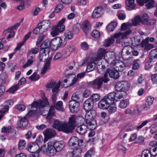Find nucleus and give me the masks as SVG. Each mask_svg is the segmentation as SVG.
Instances as JSON below:
<instances>
[{"instance_id": "1", "label": "nucleus", "mask_w": 157, "mask_h": 157, "mask_svg": "<svg viewBox=\"0 0 157 157\" xmlns=\"http://www.w3.org/2000/svg\"><path fill=\"white\" fill-rule=\"evenodd\" d=\"M123 97L122 94H118L114 92L109 93L99 101L98 107L100 109H107L113 101H118Z\"/></svg>"}, {"instance_id": "2", "label": "nucleus", "mask_w": 157, "mask_h": 157, "mask_svg": "<svg viewBox=\"0 0 157 157\" xmlns=\"http://www.w3.org/2000/svg\"><path fill=\"white\" fill-rule=\"evenodd\" d=\"M49 106V102L46 98L43 100H39L34 101L31 105L32 110L27 114V117L33 116L36 112L42 113L44 111V108L46 106Z\"/></svg>"}, {"instance_id": "3", "label": "nucleus", "mask_w": 157, "mask_h": 157, "mask_svg": "<svg viewBox=\"0 0 157 157\" xmlns=\"http://www.w3.org/2000/svg\"><path fill=\"white\" fill-rule=\"evenodd\" d=\"M53 127L59 131L68 133L73 132V130L67 123L64 121L56 120L54 121Z\"/></svg>"}, {"instance_id": "4", "label": "nucleus", "mask_w": 157, "mask_h": 157, "mask_svg": "<svg viewBox=\"0 0 157 157\" xmlns=\"http://www.w3.org/2000/svg\"><path fill=\"white\" fill-rule=\"evenodd\" d=\"M110 80L106 74H104L102 77L97 78L93 81L90 82L89 85L92 86L94 88L99 90L101 87L103 82L107 83Z\"/></svg>"}, {"instance_id": "5", "label": "nucleus", "mask_w": 157, "mask_h": 157, "mask_svg": "<svg viewBox=\"0 0 157 157\" xmlns=\"http://www.w3.org/2000/svg\"><path fill=\"white\" fill-rule=\"evenodd\" d=\"M49 54H47L45 52L43 51L42 52V50H40L39 52V58L40 61L42 62L43 59L46 60V63H45L44 67L41 70V74L42 75L44 74L46 72L47 70L49 69L50 64V61L51 58L48 59V57Z\"/></svg>"}, {"instance_id": "6", "label": "nucleus", "mask_w": 157, "mask_h": 157, "mask_svg": "<svg viewBox=\"0 0 157 157\" xmlns=\"http://www.w3.org/2000/svg\"><path fill=\"white\" fill-rule=\"evenodd\" d=\"M53 141H49L46 147L45 145L41 148V150L48 156L52 157L55 155L57 152L53 145Z\"/></svg>"}, {"instance_id": "7", "label": "nucleus", "mask_w": 157, "mask_h": 157, "mask_svg": "<svg viewBox=\"0 0 157 157\" xmlns=\"http://www.w3.org/2000/svg\"><path fill=\"white\" fill-rule=\"evenodd\" d=\"M67 42L59 37H56L52 40L51 48L54 50L59 48H62L65 45Z\"/></svg>"}, {"instance_id": "8", "label": "nucleus", "mask_w": 157, "mask_h": 157, "mask_svg": "<svg viewBox=\"0 0 157 157\" xmlns=\"http://www.w3.org/2000/svg\"><path fill=\"white\" fill-rule=\"evenodd\" d=\"M131 32V31L130 30L125 32L123 33L121 38L117 39L116 41L117 43H120L123 46H126L128 45L129 43L127 41L126 37L130 34Z\"/></svg>"}, {"instance_id": "9", "label": "nucleus", "mask_w": 157, "mask_h": 157, "mask_svg": "<svg viewBox=\"0 0 157 157\" xmlns=\"http://www.w3.org/2000/svg\"><path fill=\"white\" fill-rule=\"evenodd\" d=\"M112 64H113V67L114 69L117 71H124L126 68V65L122 61L116 60H113L112 62Z\"/></svg>"}, {"instance_id": "10", "label": "nucleus", "mask_w": 157, "mask_h": 157, "mask_svg": "<svg viewBox=\"0 0 157 157\" xmlns=\"http://www.w3.org/2000/svg\"><path fill=\"white\" fill-rule=\"evenodd\" d=\"M52 40L49 39H47L45 40L41 44L40 46L41 50H42V52L44 51L47 54H49L50 49L49 48H51V43Z\"/></svg>"}, {"instance_id": "11", "label": "nucleus", "mask_w": 157, "mask_h": 157, "mask_svg": "<svg viewBox=\"0 0 157 157\" xmlns=\"http://www.w3.org/2000/svg\"><path fill=\"white\" fill-rule=\"evenodd\" d=\"M68 105L72 113L77 112L78 109L79 103L73 100H70L69 102Z\"/></svg>"}, {"instance_id": "12", "label": "nucleus", "mask_w": 157, "mask_h": 157, "mask_svg": "<svg viewBox=\"0 0 157 157\" xmlns=\"http://www.w3.org/2000/svg\"><path fill=\"white\" fill-rule=\"evenodd\" d=\"M80 145L79 143L78 138L75 136L71 137L69 142V145L71 149L75 148L77 147L78 145Z\"/></svg>"}, {"instance_id": "13", "label": "nucleus", "mask_w": 157, "mask_h": 157, "mask_svg": "<svg viewBox=\"0 0 157 157\" xmlns=\"http://www.w3.org/2000/svg\"><path fill=\"white\" fill-rule=\"evenodd\" d=\"M103 8L101 6H98L95 8L92 14V17L93 18H97L102 15Z\"/></svg>"}, {"instance_id": "14", "label": "nucleus", "mask_w": 157, "mask_h": 157, "mask_svg": "<svg viewBox=\"0 0 157 157\" xmlns=\"http://www.w3.org/2000/svg\"><path fill=\"white\" fill-rule=\"evenodd\" d=\"M45 139L48 140L50 138L54 137L56 134L55 131L52 128H47L44 132Z\"/></svg>"}, {"instance_id": "15", "label": "nucleus", "mask_w": 157, "mask_h": 157, "mask_svg": "<svg viewBox=\"0 0 157 157\" xmlns=\"http://www.w3.org/2000/svg\"><path fill=\"white\" fill-rule=\"evenodd\" d=\"M105 74L108 78H109V76L110 77L114 79L118 78L120 76L119 72L116 70H108L104 73V74Z\"/></svg>"}, {"instance_id": "16", "label": "nucleus", "mask_w": 157, "mask_h": 157, "mask_svg": "<svg viewBox=\"0 0 157 157\" xmlns=\"http://www.w3.org/2000/svg\"><path fill=\"white\" fill-rule=\"evenodd\" d=\"M86 111L87 112L85 116L86 121L94 119V118L96 115V112L95 110Z\"/></svg>"}, {"instance_id": "17", "label": "nucleus", "mask_w": 157, "mask_h": 157, "mask_svg": "<svg viewBox=\"0 0 157 157\" xmlns=\"http://www.w3.org/2000/svg\"><path fill=\"white\" fill-rule=\"evenodd\" d=\"M94 103L89 98L86 100L83 104V108L85 111L92 110Z\"/></svg>"}, {"instance_id": "18", "label": "nucleus", "mask_w": 157, "mask_h": 157, "mask_svg": "<svg viewBox=\"0 0 157 157\" xmlns=\"http://www.w3.org/2000/svg\"><path fill=\"white\" fill-rule=\"evenodd\" d=\"M127 84L124 82H121L117 83L115 87L117 92H124L126 89Z\"/></svg>"}, {"instance_id": "19", "label": "nucleus", "mask_w": 157, "mask_h": 157, "mask_svg": "<svg viewBox=\"0 0 157 157\" xmlns=\"http://www.w3.org/2000/svg\"><path fill=\"white\" fill-rule=\"evenodd\" d=\"M39 148L38 144L36 143H31L29 144L27 149L30 152H32V151L37 152V151H40Z\"/></svg>"}, {"instance_id": "20", "label": "nucleus", "mask_w": 157, "mask_h": 157, "mask_svg": "<svg viewBox=\"0 0 157 157\" xmlns=\"http://www.w3.org/2000/svg\"><path fill=\"white\" fill-rule=\"evenodd\" d=\"M87 129V125L83 124L77 127L76 128V131L79 134L83 135L86 133Z\"/></svg>"}, {"instance_id": "21", "label": "nucleus", "mask_w": 157, "mask_h": 157, "mask_svg": "<svg viewBox=\"0 0 157 157\" xmlns=\"http://www.w3.org/2000/svg\"><path fill=\"white\" fill-rule=\"evenodd\" d=\"M53 144L55 148L58 152L61 151L65 145L63 141H59L56 142L53 141Z\"/></svg>"}, {"instance_id": "22", "label": "nucleus", "mask_w": 157, "mask_h": 157, "mask_svg": "<svg viewBox=\"0 0 157 157\" xmlns=\"http://www.w3.org/2000/svg\"><path fill=\"white\" fill-rule=\"evenodd\" d=\"M28 124V121L26 117H21L17 123V126L21 128L25 127Z\"/></svg>"}, {"instance_id": "23", "label": "nucleus", "mask_w": 157, "mask_h": 157, "mask_svg": "<svg viewBox=\"0 0 157 157\" xmlns=\"http://www.w3.org/2000/svg\"><path fill=\"white\" fill-rule=\"evenodd\" d=\"M86 122L87 124V126L88 128L90 130H93L96 128L97 125L96 121L94 119L91 120Z\"/></svg>"}, {"instance_id": "24", "label": "nucleus", "mask_w": 157, "mask_h": 157, "mask_svg": "<svg viewBox=\"0 0 157 157\" xmlns=\"http://www.w3.org/2000/svg\"><path fill=\"white\" fill-rule=\"evenodd\" d=\"M106 51L104 49L100 48L98 52L97 58L95 59V61L102 59L105 58V56L106 54Z\"/></svg>"}, {"instance_id": "25", "label": "nucleus", "mask_w": 157, "mask_h": 157, "mask_svg": "<svg viewBox=\"0 0 157 157\" xmlns=\"http://www.w3.org/2000/svg\"><path fill=\"white\" fill-rule=\"evenodd\" d=\"M65 78L68 80H69V81H71L72 82L70 84V86H72L78 81V78L75 77V75L73 74H70L66 76Z\"/></svg>"}, {"instance_id": "26", "label": "nucleus", "mask_w": 157, "mask_h": 157, "mask_svg": "<svg viewBox=\"0 0 157 157\" xmlns=\"http://www.w3.org/2000/svg\"><path fill=\"white\" fill-rule=\"evenodd\" d=\"M65 20V18L62 19L59 21L58 25L55 26L59 30V33L63 32L65 29V26L64 25H63V23Z\"/></svg>"}, {"instance_id": "27", "label": "nucleus", "mask_w": 157, "mask_h": 157, "mask_svg": "<svg viewBox=\"0 0 157 157\" xmlns=\"http://www.w3.org/2000/svg\"><path fill=\"white\" fill-rule=\"evenodd\" d=\"M126 8L128 10H132L134 9L135 7L134 0H128L126 2Z\"/></svg>"}, {"instance_id": "28", "label": "nucleus", "mask_w": 157, "mask_h": 157, "mask_svg": "<svg viewBox=\"0 0 157 157\" xmlns=\"http://www.w3.org/2000/svg\"><path fill=\"white\" fill-rule=\"evenodd\" d=\"M68 124L71 126V128L73 130L76 126V122L75 116L74 115H72L69 118L68 123Z\"/></svg>"}, {"instance_id": "29", "label": "nucleus", "mask_w": 157, "mask_h": 157, "mask_svg": "<svg viewBox=\"0 0 157 157\" xmlns=\"http://www.w3.org/2000/svg\"><path fill=\"white\" fill-rule=\"evenodd\" d=\"M149 59L150 62L154 61L155 59H157V50L153 49L151 50L149 54Z\"/></svg>"}, {"instance_id": "30", "label": "nucleus", "mask_w": 157, "mask_h": 157, "mask_svg": "<svg viewBox=\"0 0 157 157\" xmlns=\"http://www.w3.org/2000/svg\"><path fill=\"white\" fill-rule=\"evenodd\" d=\"M96 67V63L94 61L89 63L87 66L86 71L89 72L94 70Z\"/></svg>"}, {"instance_id": "31", "label": "nucleus", "mask_w": 157, "mask_h": 157, "mask_svg": "<svg viewBox=\"0 0 157 157\" xmlns=\"http://www.w3.org/2000/svg\"><path fill=\"white\" fill-rule=\"evenodd\" d=\"M97 69L98 72L100 74H104L108 70L105 66L102 64L97 65Z\"/></svg>"}, {"instance_id": "32", "label": "nucleus", "mask_w": 157, "mask_h": 157, "mask_svg": "<svg viewBox=\"0 0 157 157\" xmlns=\"http://www.w3.org/2000/svg\"><path fill=\"white\" fill-rule=\"evenodd\" d=\"M82 25V29L83 30L85 33L86 34L88 33V30L90 28L89 22L87 21H86L83 23Z\"/></svg>"}, {"instance_id": "33", "label": "nucleus", "mask_w": 157, "mask_h": 157, "mask_svg": "<svg viewBox=\"0 0 157 157\" xmlns=\"http://www.w3.org/2000/svg\"><path fill=\"white\" fill-rule=\"evenodd\" d=\"M114 101H113V103L110 104L108 108H107L109 113H112L115 112L116 111V107L115 104L114 103Z\"/></svg>"}, {"instance_id": "34", "label": "nucleus", "mask_w": 157, "mask_h": 157, "mask_svg": "<svg viewBox=\"0 0 157 157\" xmlns=\"http://www.w3.org/2000/svg\"><path fill=\"white\" fill-rule=\"evenodd\" d=\"M132 23L134 26L138 25L141 23L140 16L138 15L135 16L132 20Z\"/></svg>"}, {"instance_id": "35", "label": "nucleus", "mask_w": 157, "mask_h": 157, "mask_svg": "<svg viewBox=\"0 0 157 157\" xmlns=\"http://www.w3.org/2000/svg\"><path fill=\"white\" fill-rule=\"evenodd\" d=\"M141 19V24L144 25L147 24V22L149 19V17L147 14L144 13L141 17H140Z\"/></svg>"}, {"instance_id": "36", "label": "nucleus", "mask_w": 157, "mask_h": 157, "mask_svg": "<svg viewBox=\"0 0 157 157\" xmlns=\"http://www.w3.org/2000/svg\"><path fill=\"white\" fill-rule=\"evenodd\" d=\"M117 25V23L116 22H111L107 26V31L111 32L113 31Z\"/></svg>"}, {"instance_id": "37", "label": "nucleus", "mask_w": 157, "mask_h": 157, "mask_svg": "<svg viewBox=\"0 0 157 157\" xmlns=\"http://www.w3.org/2000/svg\"><path fill=\"white\" fill-rule=\"evenodd\" d=\"M115 41L114 38L111 37L105 40L103 45L105 47H108L112 44Z\"/></svg>"}, {"instance_id": "38", "label": "nucleus", "mask_w": 157, "mask_h": 157, "mask_svg": "<svg viewBox=\"0 0 157 157\" xmlns=\"http://www.w3.org/2000/svg\"><path fill=\"white\" fill-rule=\"evenodd\" d=\"M41 23H42L41 24L42 29L43 28L44 30H46L51 27V23L48 21H44Z\"/></svg>"}, {"instance_id": "39", "label": "nucleus", "mask_w": 157, "mask_h": 157, "mask_svg": "<svg viewBox=\"0 0 157 157\" xmlns=\"http://www.w3.org/2000/svg\"><path fill=\"white\" fill-rule=\"evenodd\" d=\"M148 150H145L143 151L142 153V155H141L142 157H151L152 156L153 157L155 156H153V154H154V153L153 154H152L151 151Z\"/></svg>"}, {"instance_id": "40", "label": "nucleus", "mask_w": 157, "mask_h": 157, "mask_svg": "<svg viewBox=\"0 0 157 157\" xmlns=\"http://www.w3.org/2000/svg\"><path fill=\"white\" fill-rule=\"evenodd\" d=\"M79 147H75V148L73 149L74 150L73 152V155L75 157H79L80 156L82 152V149L79 148Z\"/></svg>"}, {"instance_id": "41", "label": "nucleus", "mask_w": 157, "mask_h": 157, "mask_svg": "<svg viewBox=\"0 0 157 157\" xmlns=\"http://www.w3.org/2000/svg\"><path fill=\"white\" fill-rule=\"evenodd\" d=\"M20 2V5L18 6L17 9L19 10H23L24 7V3H27L31 0H17Z\"/></svg>"}, {"instance_id": "42", "label": "nucleus", "mask_w": 157, "mask_h": 157, "mask_svg": "<svg viewBox=\"0 0 157 157\" xmlns=\"http://www.w3.org/2000/svg\"><path fill=\"white\" fill-rule=\"evenodd\" d=\"M81 94L77 93L74 94L71 96V100L75 101L78 102L80 101Z\"/></svg>"}, {"instance_id": "43", "label": "nucleus", "mask_w": 157, "mask_h": 157, "mask_svg": "<svg viewBox=\"0 0 157 157\" xmlns=\"http://www.w3.org/2000/svg\"><path fill=\"white\" fill-rule=\"evenodd\" d=\"M62 101H59L54 105L56 110L59 111L63 112L64 111V109L62 106Z\"/></svg>"}, {"instance_id": "44", "label": "nucleus", "mask_w": 157, "mask_h": 157, "mask_svg": "<svg viewBox=\"0 0 157 157\" xmlns=\"http://www.w3.org/2000/svg\"><path fill=\"white\" fill-rule=\"evenodd\" d=\"M146 6L147 9H150L154 6L155 2L154 0H145Z\"/></svg>"}, {"instance_id": "45", "label": "nucleus", "mask_w": 157, "mask_h": 157, "mask_svg": "<svg viewBox=\"0 0 157 157\" xmlns=\"http://www.w3.org/2000/svg\"><path fill=\"white\" fill-rule=\"evenodd\" d=\"M100 96L98 94H92L89 98L92 100V101L94 103L98 101L100 99Z\"/></svg>"}, {"instance_id": "46", "label": "nucleus", "mask_w": 157, "mask_h": 157, "mask_svg": "<svg viewBox=\"0 0 157 157\" xmlns=\"http://www.w3.org/2000/svg\"><path fill=\"white\" fill-rule=\"evenodd\" d=\"M132 49L129 47H125L123 48L122 50V54L124 53L129 56H131V53Z\"/></svg>"}, {"instance_id": "47", "label": "nucleus", "mask_w": 157, "mask_h": 157, "mask_svg": "<svg viewBox=\"0 0 157 157\" xmlns=\"http://www.w3.org/2000/svg\"><path fill=\"white\" fill-rule=\"evenodd\" d=\"M77 50V48L72 44H69L66 48L67 51L68 52L70 53L75 52Z\"/></svg>"}, {"instance_id": "48", "label": "nucleus", "mask_w": 157, "mask_h": 157, "mask_svg": "<svg viewBox=\"0 0 157 157\" xmlns=\"http://www.w3.org/2000/svg\"><path fill=\"white\" fill-rule=\"evenodd\" d=\"M55 107L53 106H51L50 107L48 112L47 117L48 119H51L54 114Z\"/></svg>"}, {"instance_id": "49", "label": "nucleus", "mask_w": 157, "mask_h": 157, "mask_svg": "<svg viewBox=\"0 0 157 157\" xmlns=\"http://www.w3.org/2000/svg\"><path fill=\"white\" fill-rule=\"evenodd\" d=\"M42 23H39L36 27L33 30V32L36 34H38L40 32V30L42 29L41 24Z\"/></svg>"}, {"instance_id": "50", "label": "nucleus", "mask_w": 157, "mask_h": 157, "mask_svg": "<svg viewBox=\"0 0 157 157\" xmlns=\"http://www.w3.org/2000/svg\"><path fill=\"white\" fill-rule=\"evenodd\" d=\"M26 142L25 140H20L19 141L18 148L19 149H22L25 147Z\"/></svg>"}, {"instance_id": "51", "label": "nucleus", "mask_w": 157, "mask_h": 157, "mask_svg": "<svg viewBox=\"0 0 157 157\" xmlns=\"http://www.w3.org/2000/svg\"><path fill=\"white\" fill-rule=\"evenodd\" d=\"M60 85V81H59L58 83L55 85V87L52 89V92L53 94H55L56 95L57 93L59 91V89Z\"/></svg>"}, {"instance_id": "52", "label": "nucleus", "mask_w": 157, "mask_h": 157, "mask_svg": "<svg viewBox=\"0 0 157 157\" xmlns=\"http://www.w3.org/2000/svg\"><path fill=\"white\" fill-rule=\"evenodd\" d=\"M19 88V87L17 85H16L11 87L6 92L11 93H13L18 89Z\"/></svg>"}, {"instance_id": "53", "label": "nucleus", "mask_w": 157, "mask_h": 157, "mask_svg": "<svg viewBox=\"0 0 157 157\" xmlns=\"http://www.w3.org/2000/svg\"><path fill=\"white\" fill-rule=\"evenodd\" d=\"M64 36L66 38L68 39H71L72 38L73 34V33L69 30H66L64 33Z\"/></svg>"}, {"instance_id": "54", "label": "nucleus", "mask_w": 157, "mask_h": 157, "mask_svg": "<svg viewBox=\"0 0 157 157\" xmlns=\"http://www.w3.org/2000/svg\"><path fill=\"white\" fill-rule=\"evenodd\" d=\"M94 154V151L93 148H91L85 155L84 157H91Z\"/></svg>"}, {"instance_id": "55", "label": "nucleus", "mask_w": 157, "mask_h": 157, "mask_svg": "<svg viewBox=\"0 0 157 157\" xmlns=\"http://www.w3.org/2000/svg\"><path fill=\"white\" fill-rule=\"evenodd\" d=\"M153 62V61H151L150 62V59L146 62L145 64V69L146 70H149L152 67L153 65L151 63Z\"/></svg>"}, {"instance_id": "56", "label": "nucleus", "mask_w": 157, "mask_h": 157, "mask_svg": "<svg viewBox=\"0 0 157 157\" xmlns=\"http://www.w3.org/2000/svg\"><path fill=\"white\" fill-rule=\"evenodd\" d=\"M40 78L39 75H37L36 72H35L29 77V78L33 81H36L38 80Z\"/></svg>"}, {"instance_id": "57", "label": "nucleus", "mask_w": 157, "mask_h": 157, "mask_svg": "<svg viewBox=\"0 0 157 157\" xmlns=\"http://www.w3.org/2000/svg\"><path fill=\"white\" fill-rule=\"evenodd\" d=\"M52 31L51 32V35L53 36L57 35L59 32V30L55 26H54L52 28Z\"/></svg>"}, {"instance_id": "58", "label": "nucleus", "mask_w": 157, "mask_h": 157, "mask_svg": "<svg viewBox=\"0 0 157 157\" xmlns=\"http://www.w3.org/2000/svg\"><path fill=\"white\" fill-rule=\"evenodd\" d=\"M34 61V60L32 59H28V60L25 64L23 66V67L26 68L29 67L33 64Z\"/></svg>"}, {"instance_id": "59", "label": "nucleus", "mask_w": 157, "mask_h": 157, "mask_svg": "<svg viewBox=\"0 0 157 157\" xmlns=\"http://www.w3.org/2000/svg\"><path fill=\"white\" fill-rule=\"evenodd\" d=\"M149 147L150 149L151 147H154L152 150L155 148H157V142L155 141H152L150 142L149 144Z\"/></svg>"}, {"instance_id": "60", "label": "nucleus", "mask_w": 157, "mask_h": 157, "mask_svg": "<svg viewBox=\"0 0 157 157\" xmlns=\"http://www.w3.org/2000/svg\"><path fill=\"white\" fill-rule=\"evenodd\" d=\"M15 108L19 111H22L25 110V106L24 105L18 104L16 105Z\"/></svg>"}, {"instance_id": "61", "label": "nucleus", "mask_w": 157, "mask_h": 157, "mask_svg": "<svg viewBox=\"0 0 157 157\" xmlns=\"http://www.w3.org/2000/svg\"><path fill=\"white\" fill-rule=\"evenodd\" d=\"M142 38V37L139 36H136L134 37V40L136 45H138L141 43L140 42Z\"/></svg>"}, {"instance_id": "62", "label": "nucleus", "mask_w": 157, "mask_h": 157, "mask_svg": "<svg viewBox=\"0 0 157 157\" xmlns=\"http://www.w3.org/2000/svg\"><path fill=\"white\" fill-rule=\"evenodd\" d=\"M91 35L92 37L94 38H98L99 37L100 33L98 30H95L92 32Z\"/></svg>"}, {"instance_id": "63", "label": "nucleus", "mask_w": 157, "mask_h": 157, "mask_svg": "<svg viewBox=\"0 0 157 157\" xmlns=\"http://www.w3.org/2000/svg\"><path fill=\"white\" fill-rule=\"evenodd\" d=\"M81 47L82 49L84 50H87L89 48L88 44L85 42H82L81 43Z\"/></svg>"}, {"instance_id": "64", "label": "nucleus", "mask_w": 157, "mask_h": 157, "mask_svg": "<svg viewBox=\"0 0 157 157\" xmlns=\"http://www.w3.org/2000/svg\"><path fill=\"white\" fill-rule=\"evenodd\" d=\"M63 8V5L60 3L58 4L55 9V11L56 13L59 12Z\"/></svg>"}]
</instances>
